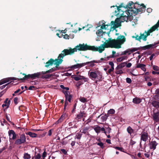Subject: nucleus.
Segmentation results:
<instances>
[{
  "label": "nucleus",
  "instance_id": "obj_1",
  "mask_svg": "<svg viewBox=\"0 0 159 159\" xmlns=\"http://www.w3.org/2000/svg\"><path fill=\"white\" fill-rule=\"evenodd\" d=\"M125 41V37L120 35L116 39H111L108 41H107L104 44H101L98 47L94 46H89L83 44H79V46H76L75 48L76 49V51L77 50L85 51L89 50L95 51H98L99 53H101L104 50L105 48H121V46Z\"/></svg>",
  "mask_w": 159,
  "mask_h": 159
},
{
  "label": "nucleus",
  "instance_id": "obj_2",
  "mask_svg": "<svg viewBox=\"0 0 159 159\" xmlns=\"http://www.w3.org/2000/svg\"><path fill=\"white\" fill-rule=\"evenodd\" d=\"M122 7V4H121L117 7V9L119 11L118 14L119 16H120V15L119 19H116L115 22L111 21L110 24L109 25L106 24L104 21L99 22V24L101 26V29L104 31V32L109 34L112 27L116 28L120 26V22H128L129 20H130L132 17L130 15V12L127 11L123 12L120 9Z\"/></svg>",
  "mask_w": 159,
  "mask_h": 159
},
{
  "label": "nucleus",
  "instance_id": "obj_3",
  "mask_svg": "<svg viewBox=\"0 0 159 159\" xmlns=\"http://www.w3.org/2000/svg\"><path fill=\"white\" fill-rule=\"evenodd\" d=\"M159 27V21L158 20L157 23L153 26L149 30L146 31H145L143 33H140V36L137 35L135 36H133L132 37L135 38L136 40L140 41L141 39L145 41L147 40V37L150 35L151 33H152L155 30H158V28Z\"/></svg>",
  "mask_w": 159,
  "mask_h": 159
},
{
  "label": "nucleus",
  "instance_id": "obj_4",
  "mask_svg": "<svg viewBox=\"0 0 159 159\" xmlns=\"http://www.w3.org/2000/svg\"><path fill=\"white\" fill-rule=\"evenodd\" d=\"M76 52V49L75 48L73 49L70 48L69 49H65L59 54L57 59H56V64L57 65H59L63 61L62 59L63 57L67 55H71Z\"/></svg>",
  "mask_w": 159,
  "mask_h": 159
},
{
  "label": "nucleus",
  "instance_id": "obj_5",
  "mask_svg": "<svg viewBox=\"0 0 159 159\" xmlns=\"http://www.w3.org/2000/svg\"><path fill=\"white\" fill-rule=\"evenodd\" d=\"M127 7L130 9V11L133 12L135 14H137L139 12H141V9L142 8V10H144L145 8L143 4H142L141 5L139 6L137 3L134 4L132 2L129 3L127 5Z\"/></svg>",
  "mask_w": 159,
  "mask_h": 159
},
{
  "label": "nucleus",
  "instance_id": "obj_6",
  "mask_svg": "<svg viewBox=\"0 0 159 159\" xmlns=\"http://www.w3.org/2000/svg\"><path fill=\"white\" fill-rule=\"evenodd\" d=\"M88 75L91 80L97 81L101 80L103 78L102 73L98 70H90L89 71Z\"/></svg>",
  "mask_w": 159,
  "mask_h": 159
},
{
  "label": "nucleus",
  "instance_id": "obj_7",
  "mask_svg": "<svg viewBox=\"0 0 159 159\" xmlns=\"http://www.w3.org/2000/svg\"><path fill=\"white\" fill-rule=\"evenodd\" d=\"M60 87L63 89L66 90V91H63V92L65 95L66 98L65 103L64 105V109H65L66 108L67 105L68 104V103L67 101H68L70 102H71V100L72 98V96L70 94L69 92L67 91V90L69 89V88L65 87L63 85H60Z\"/></svg>",
  "mask_w": 159,
  "mask_h": 159
},
{
  "label": "nucleus",
  "instance_id": "obj_8",
  "mask_svg": "<svg viewBox=\"0 0 159 159\" xmlns=\"http://www.w3.org/2000/svg\"><path fill=\"white\" fill-rule=\"evenodd\" d=\"M42 74H44L43 71L37 72L32 74H29L26 75L22 79L24 80H26L30 78H31L32 79H34L36 78H39V76Z\"/></svg>",
  "mask_w": 159,
  "mask_h": 159
},
{
  "label": "nucleus",
  "instance_id": "obj_9",
  "mask_svg": "<svg viewBox=\"0 0 159 159\" xmlns=\"http://www.w3.org/2000/svg\"><path fill=\"white\" fill-rule=\"evenodd\" d=\"M26 139L25 134H22L20 135L19 138L15 141V143L16 145H20L24 143L25 142Z\"/></svg>",
  "mask_w": 159,
  "mask_h": 159
},
{
  "label": "nucleus",
  "instance_id": "obj_10",
  "mask_svg": "<svg viewBox=\"0 0 159 159\" xmlns=\"http://www.w3.org/2000/svg\"><path fill=\"white\" fill-rule=\"evenodd\" d=\"M8 135L9 136V140H14L16 139L17 135L12 130H9L8 131Z\"/></svg>",
  "mask_w": 159,
  "mask_h": 159
},
{
  "label": "nucleus",
  "instance_id": "obj_11",
  "mask_svg": "<svg viewBox=\"0 0 159 159\" xmlns=\"http://www.w3.org/2000/svg\"><path fill=\"white\" fill-rule=\"evenodd\" d=\"M93 129L96 132L97 134L99 133L101 131L103 132L104 133L106 134V131L104 127L101 128L99 126H95Z\"/></svg>",
  "mask_w": 159,
  "mask_h": 159
},
{
  "label": "nucleus",
  "instance_id": "obj_12",
  "mask_svg": "<svg viewBox=\"0 0 159 159\" xmlns=\"http://www.w3.org/2000/svg\"><path fill=\"white\" fill-rule=\"evenodd\" d=\"M148 134L145 132H142L141 134V141H143L145 142L148 139Z\"/></svg>",
  "mask_w": 159,
  "mask_h": 159
},
{
  "label": "nucleus",
  "instance_id": "obj_13",
  "mask_svg": "<svg viewBox=\"0 0 159 159\" xmlns=\"http://www.w3.org/2000/svg\"><path fill=\"white\" fill-rule=\"evenodd\" d=\"M73 78L76 81H78L80 80H84V82L87 81L89 80L88 78L80 75H75L74 77H73Z\"/></svg>",
  "mask_w": 159,
  "mask_h": 159
},
{
  "label": "nucleus",
  "instance_id": "obj_14",
  "mask_svg": "<svg viewBox=\"0 0 159 159\" xmlns=\"http://www.w3.org/2000/svg\"><path fill=\"white\" fill-rule=\"evenodd\" d=\"M12 80H16V79L13 77H9L3 79L0 81V85L10 82Z\"/></svg>",
  "mask_w": 159,
  "mask_h": 159
},
{
  "label": "nucleus",
  "instance_id": "obj_15",
  "mask_svg": "<svg viewBox=\"0 0 159 159\" xmlns=\"http://www.w3.org/2000/svg\"><path fill=\"white\" fill-rule=\"evenodd\" d=\"M83 64V63L77 64L76 65H72L70 67H68V68H71L72 70H73L75 69L80 68L81 67L84 66V64Z\"/></svg>",
  "mask_w": 159,
  "mask_h": 159
},
{
  "label": "nucleus",
  "instance_id": "obj_16",
  "mask_svg": "<svg viewBox=\"0 0 159 159\" xmlns=\"http://www.w3.org/2000/svg\"><path fill=\"white\" fill-rule=\"evenodd\" d=\"M152 118L153 120L155 122L159 121V112H157L153 113L152 116Z\"/></svg>",
  "mask_w": 159,
  "mask_h": 159
},
{
  "label": "nucleus",
  "instance_id": "obj_17",
  "mask_svg": "<svg viewBox=\"0 0 159 159\" xmlns=\"http://www.w3.org/2000/svg\"><path fill=\"white\" fill-rule=\"evenodd\" d=\"M54 64L56 65V66L55 67H54L51 68V69L47 70L45 72H43L44 74H46L48 73H52L54 71L57 70L58 69V66L59 65H57L56 64V60L55 61Z\"/></svg>",
  "mask_w": 159,
  "mask_h": 159
},
{
  "label": "nucleus",
  "instance_id": "obj_18",
  "mask_svg": "<svg viewBox=\"0 0 159 159\" xmlns=\"http://www.w3.org/2000/svg\"><path fill=\"white\" fill-rule=\"evenodd\" d=\"M54 64L56 65V66L55 67H54L51 68V69L47 70L45 72H43L44 74H46L48 73H52L54 71L57 70L58 69V66L59 65H57L56 64V60L55 61Z\"/></svg>",
  "mask_w": 159,
  "mask_h": 159
},
{
  "label": "nucleus",
  "instance_id": "obj_19",
  "mask_svg": "<svg viewBox=\"0 0 159 159\" xmlns=\"http://www.w3.org/2000/svg\"><path fill=\"white\" fill-rule=\"evenodd\" d=\"M157 144L158 143L156 141H152L150 143V148L151 149H153V150H154L156 149V147Z\"/></svg>",
  "mask_w": 159,
  "mask_h": 159
},
{
  "label": "nucleus",
  "instance_id": "obj_20",
  "mask_svg": "<svg viewBox=\"0 0 159 159\" xmlns=\"http://www.w3.org/2000/svg\"><path fill=\"white\" fill-rule=\"evenodd\" d=\"M10 101L7 98L6 99L4 103L2 105L3 107H6V108H7L9 107L10 104Z\"/></svg>",
  "mask_w": 159,
  "mask_h": 159
},
{
  "label": "nucleus",
  "instance_id": "obj_21",
  "mask_svg": "<svg viewBox=\"0 0 159 159\" xmlns=\"http://www.w3.org/2000/svg\"><path fill=\"white\" fill-rule=\"evenodd\" d=\"M145 65L142 64H137L136 66V67L137 68H140L143 70L144 71H146V69L145 68Z\"/></svg>",
  "mask_w": 159,
  "mask_h": 159
},
{
  "label": "nucleus",
  "instance_id": "obj_22",
  "mask_svg": "<svg viewBox=\"0 0 159 159\" xmlns=\"http://www.w3.org/2000/svg\"><path fill=\"white\" fill-rule=\"evenodd\" d=\"M127 58L128 57L127 56H124L116 59V61L117 62H120L125 60H126Z\"/></svg>",
  "mask_w": 159,
  "mask_h": 159
},
{
  "label": "nucleus",
  "instance_id": "obj_23",
  "mask_svg": "<svg viewBox=\"0 0 159 159\" xmlns=\"http://www.w3.org/2000/svg\"><path fill=\"white\" fill-rule=\"evenodd\" d=\"M142 100L138 98H135L133 99V102L135 104H139L141 102Z\"/></svg>",
  "mask_w": 159,
  "mask_h": 159
},
{
  "label": "nucleus",
  "instance_id": "obj_24",
  "mask_svg": "<svg viewBox=\"0 0 159 159\" xmlns=\"http://www.w3.org/2000/svg\"><path fill=\"white\" fill-rule=\"evenodd\" d=\"M53 62H55V61H54L52 59H50L49 60L48 62H46V64L45 65V66L46 67H48L49 66L52 65Z\"/></svg>",
  "mask_w": 159,
  "mask_h": 159
},
{
  "label": "nucleus",
  "instance_id": "obj_25",
  "mask_svg": "<svg viewBox=\"0 0 159 159\" xmlns=\"http://www.w3.org/2000/svg\"><path fill=\"white\" fill-rule=\"evenodd\" d=\"M94 61V60H93L91 61L87 62H86L84 63L83 64H84V66L87 64H89V66L93 67L95 65L94 63H95V62H93Z\"/></svg>",
  "mask_w": 159,
  "mask_h": 159
},
{
  "label": "nucleus",
  "instance_id": "obj_26",
  "mask_svg": "<svg viewBox=\"0 0 159 159\" xmlns=\"http://www.w3.org/2000/svg\"><path fill=\"white\" fill-rule=\"evenodd\" d=\"M26 134L27 135H28L32 138H36L37 136V134H36L31 132H29L26 133Z\"/></svg>",
  "mask_w": 159,
  "mask_h": 159
},
{
  "label": "nucleus",
  "instance_id": "obj_27",
  "mask_svg": "<svg viewBox=\"0 0 159 159\" xmlns=\"http://www.w3.org/2000/svg\"><path fill=\"white\" fill-rule=\"evenodd\" d=\"M107 59H106V58H101L100 60H94V61L93 62H95V63H101L102 62H103L105 61H107Z\"/></svg>",
  "mask_w": 159,
  "mask_h": 159
},
{
  "label": "nucleus",
  "instance_id": "obj_28",
  "mask_svg": "<svg viewBox=\"0 0 159 159\" xmlns=\"http://www.w3.org/2000/svg\"><path fill=\"white\" fill-rule=\"evenodd\" d=\"M127 131L130 135H131L132 133L134 132V130L130 126H129L127 127Z\"/></svg>",
  "mask_w": 159,
  "mask_h": 159
},
{
  "label": "nucleus",
  "instance_id": "obj_29",
  "mask_svg": "<svg viewBox=\"0 0 159 159\" xmlns=\"http://www.w3.org/2000/svg\"><path fill=\"white\" fill-rule=\"evenodd\" d=\"M152 105L156 108L159 107V102L156 101H153L152 102Z\"/></svg>",
  "mask_w": 159,
  "mask_h": 159
},
{
  "label": "nucleus",
  "instance_id": "obj_30",
  "mask_svg": "<svg viewBox=\"0 0 159 159\" xmlns=\"http://www.w3.org/2000/svg\"><path fill=\"white\" fill-rule=\"evenodd\" d=\"M65 116V115H62L60 117V118L56 122L55 124H58L59 123L61 122L64 119Z\"/></svg>",
  "mask_w": 159,
  "mask_h": 159
},
{
  "label": "nucleus",
  "instance_id": "obj_31",
  "mask_svg": "<svg viewBox=\"0 0 159 159\" xmlns=\"http://www.w3.org/2000/svg\"><path fill=\"white\" fill-rule=\"evenodd\" d=\"M103 31L101 29L98 30L96 32L97 35L98 36H101L102 35Z\"/></svg>",
  "mask_w": 159,
  "mask_h": 159
},
{
  "label": "nucleus",
  "instance_id": "obj_32",
  "mask_svg": "<svg viewBox=\"0 0 159 159\" xmlns=\"http://www.w3.org/2000/svg\"><path fill=\"white\" fill-rule=\"evenodd\" d=\"M88 128H85L83 129L80 130V132L82 133L86 134L88 133Z\"/></svg>",
  "mask_w": 159,
  "mask_h": 159
},
{
  "label": "nucleus",
  "instance_id": "obj_33",
  "mask_svg": "<svg viewBox=\"0 0 159 159\" xmlns=\"http://www.w3.org/2000/svg\"><path fill=\"white\" fill-rule=\"evenodd\" d=\"M85 113L83 111H80L79 114L77 115V117L78 118L80 119L83 117Z\"/></svg>",
  "mask_w": 159,
  "mask_h": 159
},
{
  "label": "nucleus",
  "instance_id": "obj_34",
  "mask_svg": "<svg viewBox=\"0 0 159 159\" xmlns=\"http://www.w3.org/2000/svg\"><path fill=\"white\" fill-rule=\"evenodd\" d=\"M23 157L25 159H30L31 157L30 155L28 153H25Z\"/></svg>",
  "mask_w": 159,
  "mask_h": 159
},
{
  "label": "nucleus",
  "instance_id": "obj_35",
  "mask_svg": "<svg viewBox=\"0 0 159 159\" xmlns=\"http://www.w3.org/2000/svg\"><path fill=\"white\" fill-rule=\"evenodd\" d=\"M135 50L133 49H131L130 50H127L126 51H125L123 52V53L122 54V55H125L127 53H128L129 52H134Z\"/></svg>",
  "mask_w": 159,
  "mask_h": 159
},
{
  "label": "nucleus",
  "instance_id": "obj_36",
  "mask_svg": "<svg viewBox=\"0 0 159 159\" xmlns=\"http://www.w3.org/2000/svg\"><path fill=\"white\" fill-rule=\"evenodd\" d=\"M107 117L108 116L106 115H104L102 116L101 117L102 121L103 122L106 121L107 119Z\"/></svg>",
  "mask_w": 159,
  "mask_h": 159
},
{
  "label": "nucleus",
  "instance_id": "obj_37",
  "mask_svg": "<svg viewBox=\"0 0 159 159\" xmlns=\"http://www.w3.org/2000/svg\"><path fill=\"white\" fill-rule=\"evenodd\" d=\"M52 75H54L53 74L47 75H43L42 76V77L43 78L48 79Z\"/></svg>",
  "mask_w": 159,
  "mask_h": 159
},
{
  "label": "nucleus",
  "instance_id": "obj_38",
  "mask_svg": "<svg viewBox=\"0 0 159 159\" xmlns=\"http://www.w3.org/2000/svg\"><path fill=\"white\" fill-rule=\"evenodd\" d=\"M82 136V134L78 133L77 134L75 137V139H80L81 138Z\"/></svg>",
  "mask_w": 159,
  "mask_h": 159
},
{
  "label": "nucleus",
  "instance_id": "obj_39",
  "mask_svg": "<svg viewBox=\"0 0 159 159\" xmlns=\"http://www.w3.org/2000/svg\"><path fill=\"white\" fill-rule=\"evenodd\" d=\"M115 112V111L113 109H110L108 111V115L114 114Z\"/></svg>",
  "mask_w": 159,
  "mask_h": 159
},
{
  "label": "nucleus",
  "instance_id": "obj_40",
  "mask_svg": "<svg viewBox=\"0 0 159 159\" xmlns=\"http://www.w3.org/2000/svg\"><path fill=\"white\" fill-rule=\"evenodd\" d=\"M79 100L80 101L84 103L87 102L86 99L84 97H80L79 98Z\"/></svg>",
  "mask_w": 159,
  "mask_h": 159
},
{
  "label": "nucleus",
  "instance_id": "obj_41",
  "mask_svg": "<svg viewBox=\"0 0 159 159\" xmlns=\"http://www.w3.org/2000/svg\"><path fill=\"white\" fill-rule=\"evenodd\" d=\"M153 69L156 71L159 70V67L156 65H153L152 66Z\"/></svg>",
  "mask_w": 159,
  "mask_h": 159
},
{
  "label": "nucleus",
  "instance_id": "obj_42",
  "mask_svg": "<svg viewBox=\"0 0 159 159\" xmlns=\"http://www.w3.org/2000/svg\"><path fill=\"white\" fill-rule=\"evenodd\" d=\"M116 73L117 74H121L123 73V72L122 70H117Z\"/></svg>",
  "mask_w": 159,
  "mask_h": 159
},
{
  "label": "nucleus",
  "instance_id": "obj_43",
  "mask_svg": "<svg viewBox=\"0 0 159 159\" xmlns=\"http://www.w3.org/2000/svg\"><path fill=\"white\" fill-rule=\"evenodd\" d=\"M114 148L115 149H116L120 150V151H122V152L123 151H122V150H123V148H122L119 147H114Z\"/></svg>",
  "mask_w": 159,
  "mask_h": 159
},
{
  "label": "nucleus",
  "instance_id": "obj_44",
  "mask_svg": "<svg viewBox=\"0 0 159 159\" xmlns=\"http://www.w3.org/2000/svg\"><path fill=\"white\" fill-rule=\"evenodd\" d=\"M135 143H136V142L135 141H133L132 139L130 140V143H129L130 145L132 146V145H133Z\"/></svg>",
  "mask_w": 159,
  "mask_h": 159
},
{
  "label": "nucleus",
  "instance_id": "obj_45",
  "mask_svg": "<svg viewBox=\"0 0 159 159\" xmlns=\"http://www.w3.org/2000/svg\"><path fill=\"white\" fill-rule=\"evenodd\" d=\"M109 64L111 66V68H112V69H114V64L112 62H109Z\"/></svg>",
  "mask_w": 159,
  "mask_h": 159
},
{
  "label": "nucleus",
  "instance_id": "obj_46",
  "mask_svg": "<svg viewBox=\"0 0 159 159\" xmlns=\"http://www.w3.org/2000/svg\"><path fill=\"white\" fill-rule=\"evenodd\" d=\"M97 144L100 146L102 148H103V144L101 142L97 143Z\"/></svg>",
  "mask_w": 159,
  "mask_h": 159
},
{
  "label": "nucleus",
  "instance_id": "obj_47",
  "mask_svg": "<svg viewBox=\"0 0 159 159\" xmlns=\"http://www.w3.org/2000/svg\"><path fill=\"white\" fill-rule=\"evenodd\" d=\"M18 98L17 97H16L14 98V102L16 104H17L18 103Z\"/></svg>",
  "mask_w": 159,
  "mask_h": 159
},
{
  "label": "nucleus",
  "instance_id": "obj_48",
  "mask_svg": "<svg viewBox=\"0 0 159 159\" xmlns=\"http://www.w3.org/2000/svg\"><path fill=\"white\" fill-rule=\"evenodd\" d=\"M116 53V52L115 51H112V55H111V57L114 58L116 56L115 55V54Z\"/></svg>",
  "mask_w": 159,
  "mask_h": 159
},
{
  "label": "nucleus",
  "instance_id": "obj_49",
  "mask_svg": "<svg viewBox=\"0 0 159 159\" xmlns=\"http://www.w3.org/2000/svg\"><path fill=\"white\" fill-rule=\"evenodd\" d=\"M41 157V156L40 154H38L35 157V159H39Z\"/></svg>",
  "mask_w": 159,
  "mask_h": 159
},
{
  "label": "nucleus",
  "instance_id": "obj_50",
  "mask_svg": "<svg viewBox=\"0 0 159 159\" xmlns=\"http://www.w3.org/2000/svg\"><path fill=\"white\" fill-rule=\"evenodd\" d=\"M126 81L127 83H130L131 82V80L130 78H127L126 79Z\"/></svg>",
  "mask_w": 159,
  "mask_h": 159
},
{
  "label": "nucleus",
  "instance_id": "obj_51",
  "mask_svg": "<svg viewBox=\"0 0 159 159\" xmlns=\"http://www.w3.org/2000/svg\"><path fill=\"white\" fill-rule=\"evenodd\" d=\"M47 153L45 151H44L43 153L42 157L44 159V158L46 156Z\"/></svg>",
  "mask_w": 159,
  "mask_h": 159
},
{
  "label": "nucleus",
  "instance_id": "obj_52",
  "mask_svg": "<svg viewBox=\"0 0 159 159\" xmlns=\"http://www.w3.org/2000/svg\"><path fill=\"white\" fill-rule=\"evenodd\" d=\"M155 93L157 95L159 96V88L156 89Z\"/></svg>",
  "mask_w": 159,
  "mask_h": 159
},
{
  "label": "nucleus",
  "instance_id": "obj_53",
  "mask_svg": "<svg viewBox=\"0 0 159 159\" xmlns=\"http://www.w3.org/2000/svg\"><path fill=\"white\" fill-rule=\"evenodd\" d=\"M64 38L65 39H69L70 38L68 35L67 34H65L64 35Z\"/></svg>",
  "mask_w": 159,
  "mask_h": 159
},
{
  "label": "nucleus",
  "instance_id": "obj_54",
  "mask_svg": "<svg viewBox=\"0 0 159 159\" xmlns=\"http://www.w3.org/2000/svg\"><path fill=\"white\" fill-rule=\"evenodd\" d=\"M69 37L70 39H72L74 37V34H73V33L70 34H69Z\"/></svg>",
  "mask_w": 159,
  "mask_h": 159
},
{
  "label": "nucleus",
  "instance_id": "obj_55",
  "mask_svg": "<svg viewBox=\"0 0 159 159\" xmlns=\"http://www.w3.org/2000/svg\"><path fill=\"white\" fill-rule=\"evenodd\" d=\"M152 9L150 8H148L147 9V11L148 13H150L152 12Z\"/></svg>",
  "mask_w": 159,
  "mask_h": 159
},
{
  "label": "nucleus",
  "instance_id": "obj_56",
  "mask_svg": "<svg viewBox=\"0 0 159 159\" xmlns=\"http://www.w3.org/2000/svg\"><path fill=\"white\" fill-rule=\"evenodd\" d=\"M132 64L130 63H128L126 65V66L128 68H129L131 66Z\"/></svg>",
  "mask_w": 159,
  "mask_h": 159
},
{
  "label": "nucleus",
  "instance_id": "obj_57",
  "mask_svg": "<svg viewBox=\"0 0 159 159\" xmlns=\"http://www.w3.org/2000/svg\"><path fill=\"white\" fill-rule=\"evenodd\" d=\"M34 88V86H30L28 88V89L30 90H33V89Z\"/></svg>",
  "mask_w": 159,
  "mask_h": 159
},
{
  "label": "nucleus",
  "instance_id": "obj_58",
  "mask_svg": "<svg viewBox=\"0 0 159 159\" xmlns=\"http://www.w3.org/2000/svg\"><path fill=\"white\" fill-rule=\"evenodd\" d=\"M155 56V54H152L150 57V60H151Z\"/></svg>",
  "mask_w": 159,
  "mask_h": 159
},
{
  "label": "nucleus",
  "instance_id": "obj_59",
  "mask_svg": "<svg viewBox=\"0 0 159 159\" xmlns=\"http://www.w3.org/2000/svg\"><path fill=\"white\" fill-rule=\"evenodd\" d=\"M152 73L153 74H154V75L155 74H159V72H157V71H153L152 72Z\"/></svg>",
  "mask_w": 159,
  "mask_h": 159
},
{
  "label": "nucleus",
  "instance_id": "obj_60",
  "mask_svg": "<svg viewBox=\"0 0 159 159\" xmlns=\"http://www.w3.org/2000/svg\"><path fill=\"white\" fill-rule=\"evenodd\" d=\"M114 69H112V68H111L108 70V72L109 73H110L111 72L113 71L114 70Z\"/></svg>",
  "mask_w": 159,
  "mask_h": 159
},
{
  "label": "nucleus",
  "instance_id": "obj_61",
  "mask_svg": "<svg viewBox=\"0 0 159 159\" xmlns=\"http://www.w3.org/2000/svg\"><path fill=\"white\" fill-rule=\"evenodd\" d=\"M52 134V130L50 129L48 131V135L49 136H51Z\"/></svg>",
  "mask_w": 159,
  "mask_h": 159
},
{
  "label": "nucleus",
  "instance_id": "obj_62",
  "mask_svg": "<svg viewBox=\"0 0 159 159\" xmlns=\"http://www.w3.org/2000/svg\"><path fill=\"white\" fill-rule=\"evenodd\" d=\"M61 152L64 154H66V150L64 149H61Z\"/></svg>",
  "mask_w": 159,
  "mask_h": 159
},
{
  "label": "nucleus",
  "instance_id": "obj_63",
  "mask_svg": "<svg viewBox=\"0 0 159 159\" xmlns=\"http://www.w3.org/2000/svg\"><path fill=\"white\" fill-rule=\"evenodd\" d=\"M57 35L59 37V38H61V37L62 35V34L60 33V34H59V33H57Z\"/></svg>",
  "mask_w": 159,
  "mask_h": 159
},
{
  "label": "nucleus",
  "instance_id": "obj_64",
  "mask_svg": "<svg viewBox=\"0 0 159 159\" xmlns=\"http://www.w3.org/2000/svg\"><path fill=\"white\" fill-rule=\"evenodd\" d=\"M75 141H72L70 144L71 146H74L75 144Z\"/></svg>",
  "mask_w": 159,
  "mask_h": 159
}]
</instances>
